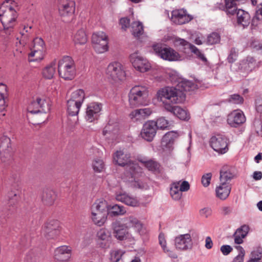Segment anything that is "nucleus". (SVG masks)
Segmentation results:
<instances>
[{
  "label": "nucleus",
  "mask_w": 262,
  "mask_h": 262,
  "mask_svg": "<svg viewBox=\"0 0 262 262\" xmlns=\"http://www.w3.org/2000/svg\"><path fill=\"white\" fill-rule=\"evenodd\" d=\"M189 48L191 53L195 55L196 58L203 62H205L207 61V58L205 57L204 54L195 46L191 43L189 45Z\"/></svg>",
  "instance_id": "52"
},
{
  "label": "nucleus",
  "mask_w": 262,
  "mask_h": 262,
  "mask_svg": "<svg viewBox=\"0 0 262 262\" xmlns=\"http://www.w3.org/2000/svg\"><path fill=\"white\" fill-rule=\"evenodd\" d=\"M235 0H225V11L227 14L233 15L237 11Z\"/></svg>",
  "instance_id": "49"
},
{
  "label": "nucleus",
  "mask_w": 262,
  "mask_h": 262,
  "mask_svg": "<svg viewBox=\"0 0 262 262\" xmlns=\"http://www.w3.org/2000/svg\"><path fill=\"white\" fill-rule=\"evenodd\" d=\"M58 227L57 222L52 221L46 224L42 229L45 234H48L49 236L53 237V235L58 234L57 228Z\"/></svg>",
  "instance_id": "40"
},
{
  "label": "nucleus",
  "mask_w": 262,
  "mask_h": 262,
  "mask_svg": "<svg viewBox=\"0 0 262 262\" xmlns=\"http://www.w3.org/2000/svg\"><path fill=\"white\" fill-rule=\"evenodd\" d=\"M114 162L121 166H126L129 172L135 169V167L139 166L138 164L132 161L130 155L124 149L117 150L113 156Z\"/></svg>",
  "instance_id": "8"
},
{
  "label": "nucleus",
  "mask_w": 262,
  "mask_h": 262,
  "mask_svg": "<svg viewBox=\"0 0 262 262\" xmlns=\"http://www.w3.org/2000/svg\"><path fill=\"white\" fill-rule=\"evenodd\" d=\"M212 178V173H207L204 174L202 178V183L204 187H207L210 183V181Z\"/></svg>",
  "instance_id": "63"
},
{
  "label": "nucleus",
  "mask_w": 262,
  "mask_h": 262,
  "mask_svg": "<svg viewBox=\"0 0 262 262\" xmlns=\"http://www.w3.org/2000/svg\"><path fill=\"white\" fill-rule=\"evenodd\" d=\"M180 183L173 182L171 184L170 194L172 199L178 201L182 196V192L180 190Z\"/></svg>",
  "instance_id": "41"
},
{
  "label": "nucleus",
  "mask_w": 262,
  "mask_h": 262,
  "mask_svg": "<svg viewBox=\"0 0 262 262\" xmlns=\"http://www.w3.org/2000/svg\"><path fill=\"white\" fill-rule=\"evenodd\" d=\"M179 137L178 132L171 131L166 133L163 137L161 146L163 151L166 154H170L174 149L175 141Z\"/></svg>",
  "instance_id": "15"
},
{
  "label": "nucleus",
  "mask_w": 262,
  "mask_h": 262,
  "mask_svg": "<svg viewBox=\"0 0 262 262\" xmlns=\"http://www.w3.org/2000/svg\"><path fill=\"white\" fill-rule=\"evenodd\" d=\"M157 133V128L154 121H147L143 126L141 132V136L147 141H152Z\"/></svg>",
  "instance_id": "20"
},
{
  "label": "nucleus",
  "mask_w": 262,
  "mask_h": 262,
  "mask_svg": "<svg viewBox=\"0 0 262 262\" xmlns=\"http://www.w3.org/2000/svg\"><path fill=\"white\" fill-rule=\"evenodd\" d=\"M139 161L148 170L155 173L160 172L161 166L157 162L153 160H147L145 158L139 159Z\"/></svg>",
  "instance_id": "31"
},
{
  "label": "nucleus",
  "mask_w": 262,
  "mask_h": 262,
  "mask_svg": "<svg viewBox=\"0 0 262 262\" xmlns=\"http://www.w3.org/2000/svg\"><path fill=\"white\" fill-rule=\"evenodd\" d=\"M157 129H160L162 130L167 129L170 126L169 122L164 117H160L158 118L155 122Z\"/></svg>",
  "instance_id": "53"
},
{
  "label": "nucleus",
  "mask_w": 262,
  "mask_h": 262,
  "mask_svg": "<svg viewBox=\"0 0 262 262\" xmlns=\"http://www.w3.org/2000/svg\"><path fill=\"white\" fill-rule=\"evenodd\" d=\"M132 32L135 36L139 37L143 33V25L139 21H136L132 24Z\"/></svg>",
  "instance_id": "48"
},
{
  "label": "nucleus",
  "mask_w": 262,
  "mask_h": 262,
  "mask_svg": "<svg viewBox=\"0 0 262 262\" xmlns=\"http://www.w3.org/2000/svg\"><path fill=\"white\" fill-rule=\"evenodd\" d=\"M159 244L161 245L164 252L170 257L176 258L177 257V254L173 251L168 249L166 247V241L165 239V235L163 233H160L159 235Z\"/></svg>",
  "instance_id": "44"
},
{
  "label": "nucleus",
  "mask_w": 262,
  "mask_h": 262,
  "mask_svg": "<svg viewBox=\"0 0 262 262\" xmlns=\"http://www.w3.org/2000/svg\"><path fill=\"white\" fill-rule=\"evenodd\" d=\"M157 98L162 103L167 111L171 108L173 104L180 103L184 97L182 91L174 86H165L157 92Z\"/></svg>",
  "instance_id": "2"
},
{
  "label": "nucleus",
  "mask_w": 262,
  "mask_h": 262,
  "mask_svg": "<svg viewBox=\"0 0 262 262\" xmlns=\"http://www.w3.org/2000/svg\"><path fill=\"white\" fill-rule=\"evenodd\" d=\"M132 180L131 182H133L134 186L135 187L146 189L148 186L146 182L142 179L144 177V173L142 172V168L139 166L135 167V169L130 172Z\"/></svg>",
  "instance_id": "18"
},
{
  "label": "nucleus",
  "mask_w": 262,
  "mask_h": 262,
  "mask_svg": "<svg viewBox=\"0 0 262 262\" xmlns=\"http://www.w3.org/2000/svg\"><path fill=\"white\" fill-rule=\"evenodd\" d=\"M193 18L184 9H176L171 12V21L177 25H183L188 23Z\"/></svg>",
  "instance_id": "17"
},
{
  "label": "nucleus",
  "mask_w": 262,
  "mask_h": 262,
  "mask_svg": "<svg viewBox=\"0 0 262 262\" xmlns=\"http://www.w3.org/2000/svg\"><path fill=\"white\" fill-rule=\"evenodd\" d=\"M262 257V249L261 248H257L252 251L250 259L252 261H257L258 262H261V259Z\"/></svg>",
  "instance_id": "56"
},
{
  "label": "nucleus",
  "mask_w": 262,
  "mask_h": 262,
  "mask_svg": "<svg viewBox=\"0 0 262 262\" xmlns=\"http://www.w3.org/2000/svg\"><path fill=\"white\" fill-rule=\"evenodd\" d=\"M8 92L6 84L0 83V112L5 111L7 106Z\"/></svg>",
  "instance_id": "33"
},
{
  "label": "nucleus",
  "mask_w": 262,
  "mask_h": 262,
  "mask_svg": "<svg viewBox=\"0 0 262 262\" xmlns=\"http://www.w3.org/2000/svg\"><path fill=\"white\" fill-rule=\"evenodd\" d=\"M212 211L210 207H205L200 210V215L203 217L207 218L210 216L212 214Z\"/></svg>",
  "instance_id": "64"
},
{
  "label": "nucleus",
  "mask_w": 262,
  "mask_h": 262,
  "mask_svg": "<svg viewBox=\"0 0 262 262\" xmlns=\"http://www.w3.org/2000/svg\"><path fill=\"white\" fill-rule=\"evenodd\" d=\"M58 72L59 76L67 80L74 78L76 70L73 59L70 56H64L60 59L58 63Z\"/></svg>",
  "instance_id": "4"
},
{
  "label": "nucleus",
  "mask_w": 262,
  "mask_h": 262,
  "mask_svg": "<svg viewBox=\"0 0 262 262\" xmlns=\"http://www.w3.org/2000/svg\"><path fill=\"white\" fill-rule=\"evenodd\" d=\"M91 211V219L93 223L99 227L104 225L107 219V213Z\"/></svg>",
  "instance_id": "32"
},
{
  "label": "nucleus",
  "mask_w": 262,
  "mask_h": 262,
  "mask_svg": "<svg viewBox=\"0 0 262 262\" xmlns=\"http://www.w3.org/2000/svg\"><path fill=\"white\" fill-rule=\"evenodd\" d=\"M234 176L230 168L224 167L220 171V182L221 183H229V182L233 179Z\"/></svg>",
  "instance_id": "39"
},
{
  "label": "nucleus",
  "mask_w": 262,
  "mask_h": 262,
  "mask_svg": "<svg viewBox=\"0 0 262 262\" xmlns=\"http://www.w3.org/2000/svg\"><path fill=\"white\" fill-rule=\"evenodd\" d=\"M126 228H133L136 233L140 236L145 235L147 233L146 226L137 217L130 215L124 218Z\"/></svg>",
  "instance_id": "14"
},
{
  "label": "nucleus",
  "mask_w": 262,
  "mask_h": 262,
  "mask_svg": "<svg viewBox=\"0 0 262 262\" xmlns=\"http://www.w3.org/2000/svg\"><path fill=\"white\" fill-rule=\"evenodd\" d=\"M236 14L237 24L238 26L246 28L251 23V16L246 11L238 9L235 12Z\"/></svg>",
  "instance_id": "29"
},
{
  "label": "nucleus",
  "mask_w": 262,
  "mask_h": 262,
  "mask_svg": "<svg viewBox=\"0 0 262 262\" xmlns=\"http://www.w3.org/2000/svg\"><path fill=\"white\" fill-rule=\"evenodd\" d=\"M102 109L101 103L92 102L90 103L86 108L85 118L87 121L92 122L97 120L99 113Z\"/></svg>",
  "instance_id": "23"
},
{
  "label": "nucleus",
  "mask_w": 262,
  "mask_h": 262,
  "mask_svg": "<svg viewBox=\"0 0 262 262\" xmlns=\"http://www.w3.org/2000/svg\"><path fill=\"white\" fill-rule=\"evenodd\" d=\"M72 249L70 247L63 245L57 247L54 251V258L60 262L68 261L71 256Z\"/></svg>",
  "instance_id": "21"
},
{
  "label": "nucleus",
  "mask_w": 262,
  "mask_h": 262,
  "mask_svg": "<svg viewBox=\"0 0 262 262\" xmlns=\"http://www.w3.org/2000/svg\"><path fill=\"white\" fill-rule=\"evenodd\" d=\"M129 59L134 68L140 72H147L151 67L148 60L140 56L137 52L130 54Z\"/></svg>",
  "instance_id": "13"
},
{
  "label": "nucleus",
  "mask_w": 262,
  "mask_h": 262,
  "mask_svg": "<svg viewBox=\"0 0 262 262\" xmlns=\"http://www.w3.org/2000/svg\"><path fill=\"white\" fill-rule=\"evenodd\" d=\"M106 74L108 78L115 82L123 80L126 77L123 67L118 62L111 63L107 66Z\"/></svg>",
  "instance_id": "10"
},
{
  "label": "nucleus",
  "mask_w": 262,
  "mask_h": 262,
  "mask_svg": "<svg viewBox=\"0 0 262 262\" xmlns=\"http://www.w3.org/2000/svg\"><path fill=\"white\" fill-rule=\"evenodd\" d=\"M171 41L174 46L176 47H182L184 48H185L186 46H188L189 47V45L190 44L185 39L177 37H172L171 38Z\"/></svg>",
  "instance_id": "54"
},
{
  "label": "nucleus",
  "mask_w": 262,
  "mask_h": 262,
  "mask_svg": "<svg viewBox=\"0 0 262 262\" xmlns=\"http://www.w3.org/2000/svg\"><path fill=\"white\" fill-rule=\"evenodd\" d=\"M12 149L10 139L6 136L0 138V156L2 159L11 157Z\"/></svg>",
  "instance_id": "25"
},
{
  "label": "nucleus",
  "mask_w": 262,
  "mask_h": 262,
  "mask_svg": "<svg viewBox=\"0 0 262 262\" xmlns=\"http://www.w3.org/2000/svg\"><path fill=\"white\" fill-rule=\"evenodd\" d=\"M116 126V125L108 123L103 129V135L104 136H107L110 135L112 133H115L116 132H117V129L115 128Z\"/></svg>",
  "instance_id": "60"
},
{
  "label": "nucleus",
  "mask_w": 262,
  "mask_h": 262,
  "mask_svg": "<svg viewBox=\"0 0 262 262\" xmlns=\"http://www.w3.org/2000/svg\"><path fill=\"white\" fill-rule=\"evenodd\" d=\"M129 118L134 122L142 121L143 119L139 109L132 111L129 115Z\"/></svg>",
  "instance_id": "57"
},
{
  "label": "nucleus",
  "mask_w": 262,
  "mask_h": 262,
  "mask_svg": "<svg viewBox=\"0 0 262 262\" xmlns=\"http://www.w3.org/2000/svg\"><path fill=\"white\" fill-rule=\"evenodd\" d=\"M56 198L55 192L51 189H46L43 191L42 195V201L47 205L53 204Z\"/></svg>",
  "instance_id": "38"
},
{
  "label": "nucleus",
  "mask_w": 262,
  "mask_h": 262,
  "mask_svg": "<svg viewBox=\"0 0 262 262\" xmlns=\"http://www.w3.org/2000/svg\"><path fill=\"white\" fill-rule=\"evenodd\" d=\"M249 230V227L248 226L244 225L242 226L240 228H238L236 231L237 232V234L243 237H245L247 235Z\"/></svg>",
  "instance_id": "62"
},
{
  "label": "nucleus",
  "mask_w": 262,
  "mask_h": 262,
  "mask_svg": "<svg viewBox=\"0 0 262 262\" xmlns=\"http://www.w3.org/2000/svg\"><path fill=\"white\" fill-rule=\"evenodd\" d=\"M149 91L145 84H138L130 90L128 101L130 107L134 108L142 105H147L149 102Z\"/></svg>",
  "instance_id": "3"
},
{
  "label": "nucleus",
  "mask_w": 262,
  "mask_h": 262,
  "mask_svg": "<svg viewBox=\"0 0 262 262\" xmlns=\"http://www.w3.org/2000/svg\"><path fill=\"white\" fill-rule=\"evenodd\" d=\"M50 110V106L48 102H46L44 98L37 97L33 100L28 107V112L31 114H37L43 113L46 114Z\"/></svg>",
  "instance_id": "16"
},
{
  "label": "nucleus",
  "mask_w": 262,
  "mask_h": 262,
  "mask_svg": "<svg viewBox=\"0 0 262 262\" xmlns=\"http://www.w3.org/2000/svg\"><path fill=\"white\" fill-rule=\"evenodd\" d=\"M85 99V93L82 89H77L70 95L68 100L82 105Z\"/></svg>",
  "instance_id": "37"
},
{
  "label": "nucleus",
  "mask_w": 262,
  "mask_h": 262,
  "mask_svg": "<svg viewBox=\"0 0 262 262\" xmlns=\"http://www.w3.org/2000/svg\"><path fill=\"white\" fill-rule=\"evenodd\" d=\"M124 252L121 249H114L110 251V260L111 262H118L121 258Z\"/></svg>",
  "instance_id": "51"
},
{
  "label": "nucleus",
  "mask_w": 262,
  "mask_h": 262,
  "mask_svg": "<svg viewBox=\"0 0 262 262\" xmlns=\"http://www.w3.org/2000/svg\"><path fill=\"white\" fill-rule=\"evenodd\" d=\"M152 48L156 55L164 60L176 61L182 59V56L171 48L163 47L161 45L156 43L152 45Z\"/></svg>",
  "instance_id": "6"
},
{
  "label": "nucleus",
  "mask_w": 262,
  "mask_h": 262,
  "mask_svg": "<svg viewBox=\"0 0 262 262\" xmlns=\"http://www.w3.org/2000/svg\"><path fill=\"white\" fill-rule=\"evenodd\" d=\"M96 241L99 248L102 249L110 248L113 244L111 231L105 228L100 229L96 233Z\"/></svg>",
  "instance_id": "11"
},
{
  "label": "nucleus",
  "mask_w": 262,
  "mask_h": 262,
  "mask_svg": "<svg viewBox=\"0 0 262 262\" xmlns=\"http://www.w3.org/2000/svg\"><path fill=\"white\" fill-rule=\"evenodd\" d=\"M228 102L233 104H240L244 102V98L238 94H233L228 98Z\"/></svg>",
  "instance_id": "58"
},
{
  "label": "nucleus",
  "mask_w": 262,
  "mask_h": 262,
  "mask_svg": "<svg viewBox=\"0 0 262 262\" xmlns=\"http://www.w3.org/2000/svg\"><path fill=\"white\" fill-rule=\"evenodd\" d=\"M19 33L22 37L25 38L28 37V34L32 33V26L28 24H22L20 26Z\"/></svg>",
  "instance_id": "55"
},
{
  "label": "nucleus",
  "mask_w": 262,
  "mask_h": 262,
  "mask_svg": "<svg viewBox=\"0 0 262 262\" xmlns=\"http://www.w3.org/2000/svg\"><path fill=\"white\" fill-rule=\"evenodd\" d=\"M246 121V117L241 111L235 110L229 114L227 122L232 127H236Z\"/></svg>",
  "instance_id": "24"
},
{
  "label": "nucleus",
  "mask_w": 262,
  "mask_h": 262,
  "mask_svg": "<svg viewBox=\"0 0 262 262\" xmlns=\"http://www.w3.org/2000/svg\"><path fill=\"white\" fill-rule=\"evenodd\" d=\"M108 205L107 202L103 198L98 199L92 205L91 211L107 213Z\"/></svg>",
  "instance_id": "30"
},
{
  "label": "nucleus",
  "mask_w": 262,
  "mask_h": 262,
  "mask_svg": "<svg viewBox=\"0 0 262 262\" xmlns=\"http://www.w3.org/2000/svg\"><path fill=\"white\" fill-rule=\"evenodd\" d=\"M92 167L95 172L101 173L105 170V164L102 159L95 158L92 161Z\"/></svg>",
  "instance_id": "45"
},
{
  "label": "nucleus",
  "mask_w": 262,
  "mask_h": 262,
  "mask_svg": "<svg viewBox=\"0 0 262 262\" xmlns=\"http://www.w3.org/2000/svg\"><path fill=\"white\" fill-rule=\"evenodd\" d=\"M126 212L125 208L121 205L115 204L108 205L107 214L111 216H117L123 215Z\"/></svg>",
  "instance_id": "36"
},
{
  "label": "nucleus",
  "mask_w": 262,
  "mask_h": 262,
  "mask_svg": "<svg viewBox=\"0 0 262 262\" xmlns=\"http://www.w3.org/2000/svg\"><path fill=\"white\" fill-rule=\"evenodd\" d=\"M82 105L70 100L67 101V112L69 115L77 116Z\"/></svg>",
  "instance_id": "46"
},
{
  "label": "nucleus",
  "mask_w": 262,
  "mask_h": 262,
  "mask_svg": "<svg viewBox=\"0 0 262 262\" xmlns=\"http://www.w3.org/2000/svg\"><path fill=\"white\" fill-rule=\"evenodd\" d=\"M192 239L189 234H182L175 238V246L180 250H187L192 246Z\"/></svg>",
  "instance_id": "26"
},
{
  "label": "nucleus",
  "mask_w": 262,
  "mask_h": 262,
  "mask_svg": "<svg viewBox=\"0 0 262 262\" xmlns=\"http://www.w3.org/2000/svg\"><path fill=\"white\" fill-rule=\"evenodd\" d=\"M220 41V36L217 33H212L208 36L207 42L209 45L217 43Z\"/></svg>",
  "instance_id": "59"
},
{
  "label": "nucleus",
  "mask_w": 262,
  "mask_h": 262,
  "mask_svg": "<svg viewBox=\"0 0 262 262\" xmlns=\"http://www.w3.org/2000/svg\"><path fill=\"white\" fill-rule=\"evenodd\" d=\"M261 63V61H257L253 57L248 56L241 62L239 68L244 72L248 73L259 68Z\"/></svg>",
  "instance_id": "22"
},
{
  "label": "nucleus",
  "mask_w": 262,
  "mask_h": 262,
  "mask_svg": "<svg viewBox=\"0 0 262 262\" xmlns=\"http://www.w3.org/2000/svg\"><path fill=\"white\" fill-rule=\"evenodd\" d=\"M92 42L95 51L98 53H103L108 49V36L102 31L95 32L92 36Z\"/></svg>",
  "instance_id": "9"
},
{
  "label": "nucleus",
  "mask_w": 262,
  "mask_h": 262,
  "mask_svg": "<svg viewBox=\"0 0 262 262\" xmlns=\"http://www.w3.org/2000/svg\"><path fill=\"white\" fill-rule=\"evenodd\" d=\"M73 40L76 45H84L88 38L83 29L79 30L74 35Z\"/></svg>",
  "instance_id": "42"
},
{
  "label": "nucleus",
  "mask_w": 262,
  "mask_h": 262,
  "mask_svg": "<svg viewBox=\"0 0 262 262\" xmlns=\"http://www.w3.org/2000/svg\"><path fill=\"white\" fill-rule=\"evenodd\" d=\"M31 50L46 51L45 43L42 39L40 37L35 38L33 40V45Z\"/></svg>",
  "instance_id": "50"
},
{
  "label": "nucleus",
  "mask_w": 262,
  "mask_h": 262,
  "mask_svg": "<svg viewBox=\"0 0 262 262\" xmlns=\"http://www.w3.org/2000/svg\"><path fill=\"white\" fill-rule=\"evenodd\" d=\"M231 190L230 183H221L215 188V195L221 200H225L229 195Z\"/></svg>",
  "instance_id": "28"
},
{
  "label": "nucleus",
  "mask_w": 262,
  "mask_h": 262,
  "mask_svg": "<svg viewBox=\"0 0 262 262\" xmlns=\"http://www.w3.org/2000/svg\"><path fill=\"white\" fill-rule=\"evenodd\" d=\"M29 54V61L30 62L40 61L45 57L46 52L43 51L31 50Z\"/></svg>",
  "instance_id": "47"
},
{
  "label": "nucleus",
  "mask_w": 262,
  "mask_h": 262,
  "mask_svg": "<svg viewBox=\"0 0 262 262\" xmlns=\"http://www.w3.org/2000/svg\"><path fill=\"white\" fill-rule=\"evenodd\" d=\"M116 199L126 205L132 207H138L140 205L138 200L133 196L129 195L126 193H119L116 195Z\"/></svg>",
  "instance_id": "27"
},
{
  "label": "nucleus",
  "mask_w": 262,
  "mask_h": 262,
  "mask_svg": "<svg viewBox=\"0 0 262 262\" xmlns=\"http://www.w3.org/2000/svg\"><path fill=\"white\" fill-rule=\"evenodd\" d=\"M229 143V138L222 134L213 136L209 141L211 147L219 155H223L228 151Z\"/></svg>",
  "instance_id": "7"
},
{
  "label": "nucleus",
  "mask_w": 262,
  "mask_h": 262,
  "mask_svg": "<svg viewBox=\"0 0 262 262\" xmlns=\"http://www.w3.org/2000/svg\"><path fill=\"white\" fill-rule=\"evenodd\" d=\"M56 61L55 60L52 61L47 65L42 71L43 77L48 79H52L56 73Z\"/></svg>",
  "instance_id": "34"
},
{
  "label": "nucleus",
  "mask_w": 262,
  "mask_h": 262,
  "mask_svg": "<svg viewBox=\"0 0 262 262\" xmlns=\"http://www.w3.org/2000/svg\"><path fill=\"white\" fill-rule=\"evenodd\" d=\"M12 0H5L0 6V21L2 24L4 32L10 35L17 23L18 14L10 5Z\"/></svg>",
  "instance_id": "1"
},
{
  "label": "nucleus",
  "mask_w": 262,
  "mask_h": 262,
  "mask_svg": "<svg viewBox=\"0 0 262 262\" xmlns=\"http://www.w3.org/2000/svg\"><path fill=\"white\" fill-rule=\"evenodd\" d=\"M236 249L239 251L238 254L234 258L232 262H243L245 254L244 249L240 246H237Z\"/></svg>",
  "instance_id": "61"
},
{
  "label": "nucleus",
  "mask_w": 262,
  "mask_h": 262,
  "mask_svg": "<svg viewBox=\"0 0 262 262\" xmlns=\"http://www.w3.org/2000/svg\"><path fill=\"white\" fill-rule=\"evenodd\" d=\"M169 78L172 83H178L176 88L182 91L184 97V92L190 91L194 87V85L192 82L179 78L173 72L169 73Z\"/></svg>",
  "instance_id": "19"
},
{
  "label": "nucleus",
  "mask_w": 262,
  "mask_h": 262,
  "mask_svg": "<svg viewBox=\"0 0 262 262\" xmlns=\"http://www.w3.org/2000/svg\"><path fill=\"white\" fill-rule=\"evenodd\" d=\"M75 10V4L73 1L60 0L58 4V11L64 21H69L72 18Z\"/></svg>",
  "instance_id": "12"
},
{
  "label": "nucleus",
  "mask_w": 262,
  "mask_h": 262,
  "mask_svg": "<svg viewBox=\"0 0 262 262\" xmlns=\"http://www.w3.org/2000/svg\"><path fill=\"white\" fill-rule=\"evenodd\" d=\"M128 228H126L124 221L123 224H122L119 221H116L112 224L114 236L119 241H124L132 244L135 242L136 238L127 230Z\"/></svg>",
  "instance_id": "5"
},
{
  "label": "nucleus",
  "mask_w": 262,
  "mask_h": 262,
  "mask_svg": "<svg viewBox=\"0 0 262 262\" xmlns=\"http://www.w3.org/2000/svg\"><path fill=\"white\" fill-rule=\"evenodd\" d=\"M25 38L21 37L20 39L18 38L15 44L14 47V54L16 56H18L19 54H24L26 51V41L24 40Z\"/></svg>",
  "instance_id": "43"
},
{
  "label": "nucleus",
  "mask_w": 262,
  "mask_h": 262,
  "mask_svg": "<svg viewBox=\"0 0 262 262\" xmlns=\"http://www.w3.org/2000/svg\"><path fill=\"white\" fill-rule=\"evenodd\" d=\"M167 111L172 113L174 116L182 120H187L189 118V114L187 111L179 106H172L171 108L167 110Z\"/></svg>",
  "instance_id": "35"
}]
</instances>
